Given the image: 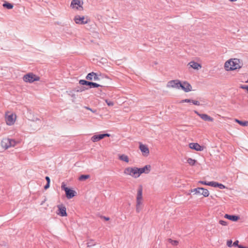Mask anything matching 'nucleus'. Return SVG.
Masks as SVG:
<instances>
[{
  "label": "nucleus",
  "instance_id": "obj_1",
  "mask_svg": "<svg viewBox=\"0 0 248 248\" xmlns=\"http://www.w3.org/2000/svg\"><path fill=\"white\" fill-rule=\"evenodd\" d=\"M243 66L241 61L237 58H231L226 61L224 68L226 71H233L241 69Z\"/></svg>",
  "mask_w": 248,
  "mask_h": 248
},
{
  "label": "nucleus",
  "instance_id": "obj_2",
  "mask_svg": "<svg viewBox=\"0 0 248 248\" xmlns=\"http://www.w3.org/2000/svg\"><path fill=\"white\" fill-rule=\"evenodd\" d=\"M142 190V186L140 185L138 187L136 197V212L138 213L141 211L143 206Z\"/></svg>",
  "mask_w": 248,
  "mask_h": 248
},
{
  "label": "nucleus",
  "instance_id": "obj_3",
  "mask_svg": "<svg viewBox=\"0 0 248 248\" xmlns=\"http://www.w3.org/2000/svg\"><path fill=\"white\" fill-rule=\"evenodd\" d=\"M123 173L125 176L136 179L139 178L138 167H127L124 169Z\"/></svg>",
  "mask_w": 248,
  "mask_h": 248
},
{
  "label": "nucleus",
  "instance_id": "obj_4",
  "mask_svg": "<svg viewBox=\"0 0 248 248\" xmlns=\"http://www.w3.org/2000/svg\"><path fill=\"white\" fill-rule=\"evenodd\" d=\"M16 115L11 112H7L5 114V122L8 125H13L16 120Z\"/></svg>",
  "mask_w": 248,
  "mask_h": 248
},
{
  "label": "nucleus",
  "instance_id": "obj_5",
  "mask_svg": "<svg viewBox=\"0 0 248 248\" xmlns=\"http://www.w3.org/2000/svg\"><path fill=\"white\" fill-rule=\"evenodd\" d=\"M23 80L25 82L32 83L34 81H39L40 78L32 73H29L23 77Z\"/></svg>",
  "mask_w": 248,
  "mask_h": 248
},
{
  "label": "nucleus",
  "instance_id": "obj_6",
  "mask_svg": "<svg viewBox=\"0 0 248 248\" xmlns=\"http://www.w3.org/2000/svg\"><path fill=\"white\" fill-rule=\"evenodd\" d=\"M15 140L8 138H4L1 141V146L4 149H7L11 147H14L16 145Z\"/></svg>",
  "mask_w": 248,
  "mask_h": 248
},
{
  "label": "nucleus",
  "instance_id": "obj_7",
  "mask_svg": "<svg viewBox=\"0 0 248 248\" xmlns=\"http://www.w3.org/2000/svg\"><path fill=\"white\" fill-rule=\"evenodd\" d=\"M62 188L64 190L66 196L69 199L73 198L77 194L75 190L68 188L64 183L62 184Z\"/></svg>",
  "mask_w": 248,
  "mask_h": 248
},
{
  "label": "nucleus",
  "instance_id": "obj_8",
  "mask_svg": "<svg viewBox=\"0 0 248 248\" xmlns=\"http://www.w3.org/2000/svg\"><path fill=\"white\" fill-rule=\"evenodd\" d=\"M139 149L141 152L142 156L147 157L150 154V150L148 146L141 142L139 143Z\"/></svg>",
  "mask_w": 248,
  "mask_h": 248
},
{
  "label": "nucleus",
  "instance_id": "obj_9",
  "mask_svg": "<svg viewBox=\"0 0 248 248\" xmlns=\"http://www.w3.org/2000/svg\"><path fill=\"white\" fill-rule=\"evenodd\" d=\"M152 167L150 165H146L142 168H138V177L143 173L148 174L150 172Z\"/></svg>",
  "mask_w": 248,
  "mask_h": 248
},
{
  "label": "nucleus",
  "instance_id": "obj_10",
  "mask_svg": "<svg viewBox=\"0 0 248 248\" xmlns=\"http://www.w3.org/2000/svg\"><path fill=\"white\" fill-rule=\"evenodd\" d=\"M83 2L81 0H72L71 3V7L75 10H82Z\"/></svg>",
  "mask_w": 248,
  "mask_h": 248
},
{
  "label": "nucleus",
  "instance_id": "obj_11",
  "mask_svg": "<svg viewBox=\"0 0 248 248\" xmlns=\"http://www.w3.org/2000/svg\"><path fill=\"white\" fill-rule=\"evenodd\" d=\"M74 20L75 23L78 24H85L89 21V20L87 17L79 15L76 16Z\"/></svg>",
  "mask_w": 248,
  "mask_h": 248
},
{
  "label": "nucleus",
  "instance_id": "obj_12",
  "mask_svg": "<svg viewBox=\"0 0 248 248\" xmlns=\"http://www.w3.org/2000/svg\"><path fill=\"white\" fill-rule=\"evenodd\" d=\"M181 86V82L178 80H172L168 82L167 86L170 88L179 89Z\"/></svg>",
  "mask_w": 248,
  "mask_h": 248
},
{
  "label": "nucleus",
  "instance_id": "obj_13",
  "mask_svg": "<svg viewBox=\"0 0 248 248\" xmlns=\"http://www.w3.org/2000/svg\"><path fill=\"white\" fill-rule=\"evenodd\" d=\"M195 113L198 115L202 120L206 122H213L214 119L211 116L205 113H200L197 111H195Z\"/></svg>",
  "mask_w": 248,
  "mask_h": 248
},
{
  "label": "nucleus",
  "instance_id": "obj_14",
  "mask_svg": "<svg viewBox=\"0 0 248 248\" xmlns=\"http://www.w3.org/2000/svg\"><path fill=\"white\" fill-rule=\"evenodd\" d=\"M57 207L58 211L57 213L58 215L62 217H66L67 216L66 207L63 205H59Z\"/></svg>",
  "mask_w": 248,
  "mask_h": 248
},
{
  "label": "nucleus",
  "instance_id": "obj_15",
  "mask_svg": "<svg viewBox=\"0 0 248 248\" xmlns=\"http://www.w3.org/2000/svg\"><path fill=\"white\" fill-rule=\"evenodd\" d=\"M109 136H110V135L109 134L95 135L93 136L91 138V140L93 142H97V141L103 139L105 137H108Z\"/></svg>",
  "mask_w": 248,
  "mask_h": 248
},
{
  "label": "nucleus",
  "instance_id": "obj_16",
  "mask_svg": "<svg viewBox=\"0 0 248 248\" xmlns=\"http://www.w3.org/2000/svg\"><path fill=\"white\" fill-rule=\"evenodd\" d=\"M189 147L197 151H202L203 150V147L201 146L198 143L192 142L189 144Z\"/></svg>",
  "mask_w": 248,
  "mask_h": 248
},
{
  "label": "nucleus",
  "instance_id": "obj_17",
  "mask_svg": "<svg viewBox=\"0 0 248 248\" xmlns=\"http://www.w3.org/2000/svg\"><path fill=\"white\" fill-rule=\"evenodd\" d=\"M187 66L194 70H199L202 68V65L195 61H190L188 62Z\"/></svg>",
  "mask_w": 248,
  "mask_h": 248
},
{
  "label": "nucleus",
  "instance_id": "obj_18",
  "mask_svg": "<svg viewBox=\"0 0 248 248\" xmlns=\"http://www.w3.org/2000/svg\"><path fill=\"white\" fill-rule=\"evenodd\" d=\"M180 88L185 92H188L192 90L191 85L187 82L185 81L181 83Z\"/></svg>",
  "mask_w": 248,
  "mask_h": 248
},
{
  "label": "nucleus",
  "instance_id": "obj_19",
  "mask_svg": "<svg viewBox=\"0 0 248 248\" xmlns=\"http://www.w3.org/2000/svg\"><path fill=\"white\" fill-rule=\"evenodd\" d=\"M118 159L127 164L129 163L130 160L128 155L125 154H119L118 155Z\"/></svg>",
  "mask_w": 248,
  "mask_h": 248
},
{
  "label": "nucleus",
  "instance_id": "obj_20",
  "mask_svg": "<svg viewBox=\"0 0 248 248\" xmlns=\"http://www.w3.org/2000/svg\"><path fill=\"white\" fill-rule=\"evenodd\" d=\"M86 78L88 80H98L99 79V78L96 73L94 72H92L88 74L86 77Z\"/></svg>",
  "mask_w": 248,
  "mask_h": 248
},
{
  "label": "nucleus",
  "instance_id": "obj_21",
  "mask_svg": "<svg viewBox=\"0 0 248 248\" xmlns=\"http://www.w3.org/2000/svg\"><path fill=\"white\" fill-rule=\"evenodd\" d=\"M224 217L226 218H227V219H228L229 220H232V221H236L239 218L238 216H234V215H228V214H225V216H224Z\"/></svg>",
  "mask_w": 248,
  "mask_h": 248
},
{
  "label": "nucleus",
  "instance_id": "obj_22",
  "mask_svg": "<svg viewBox=\"0 0 248 248\" xmlns=\"http://www.w3.org/2000/svg\"><path fill=\"white\" fill-rule=\"evenodd\" d=\"M211 186L217 187H218L220 189H224L225 188V186L222 184L218 183L217 182L212 181V184H211Z\"/></svg>",
  "mask_w": 248,
  "mask_h": 248
},
{
  "label": "nucleus",
  "instance_id": "obj_23",
  "mask_svg": "<svg viewBox=\"0 0 248 248\" xmlns=\"http://www.w3.org/2000/svg\"><path fill=\"white\" fill-rule=\"evenodd\" d=\"M191 193H194L195 195L201 194L202 187H197L190 190Z\"/></svg>",
  "mask_w": 248,
  "mask_h": 248
},
{
  "label": "nucleus",
  "instance_id": "obj_24",
  "mask_svg": "<svg viewBox=\"0 0 248 248\" xmlns=\"http://www.w3.org/2000/svg\"><path fill=\"white\" fill-rule=\"evenodd\" d=\"M186 162L190 166H194L196 162H197V160L194 159H193L192 158H187L186 159Z\"/></svg>",
  "mask_w": 248,
  "mask_h": 248
},
{
  "label": "nucleus",
  "instance_id": "obj_25",
  "mask_svg": "<svg viewBox=\"0 0 248 248\" xmlns=\"http://www.w3.org/2000/svg\"><path fill=\"white\" fill-rule=\"evenodd\" d=\"M235 122L239 124L240 125L243 126H248V121H241L238 119H235L234 120Z\"/></svg>",
  "mask_w": 248,
  "mask_h": 248
},
{
  "label": "nucleus",
  "instance_id": "obj_26",
  "mask_svg": "<svg viewBox=\"0 0 248 248\" xmlns=\"http://www.w3.org/2000/svg\"><path fill=\"white\" fill-rule=\"evenodd\" d=\"M201 195H203L204 197H207L209 195V191L207 189L202 187Z\"/></svg>",
  "mask_w": 248,
  "mask_h": 248
},
{
  "label": "nucleus",
  "instance_id": "obj_27",
  "mask_svg": "<svg viewBox=\"0 0 248 248\" xmlns=\"http://www.w3.org/2000/svg\"><path fill=\"white\" fill-rule=\"evenodd\" d=\"M168 242L171 245L173 246H176L178 245L179 242L177 240H172L171 239H169L168 240Z\"/></svg>",
  "mask_w": 248,
  "mask_h": 248
},
{
  "label": "nucleus",
  "instance_id": "obj_28",
  "mask_svg": "<svg viewBox=\"0 0 248 248\" xmlns=\"http://www.w3.org/2000/svg\"><path fill=\"white\" fill-rule=\"evenodd\" d=\"M2 6L8 9H11L13 8V5L12 4L8 2L3 3Z\"/></svg>",
  "mask_w": 248,
  "mask_h": 248
},
{
  "label": "nucleus",
  "instance_id": "obj_29",
  "mask_svg": "<svg viewBox=\"0 0 248 248\" xmlns=\"http://www.w3.org/2000/svg\"><path fill=\"white\" fill-rule=\"evenodd\" d=\"M90 177L89 175H82L79 177V180L84 181Z\"/></svg>",
  "mask_w": 248,
  "mask_h": 248
},
{
  "label": "nucleus",
  "instance_id": "obj_30",
  "mask_svg": "<svg viewBox=\"0 0 248 248\" xmlns=\"http://www.w3.org/2000/svg\"><path fill=\"white\" fill-rule=\"evenodd\" d=\"M198 183L201 184L202 185L209 186H211V184H212V182H207L206 181H199Z\"/></svg>",
  "mask_w": 248,
  "mask_h": 248
},
{
  "label": "nucleus",
  "instance_id": "obj_31",
  "mask_svg": "<svg viewBox=\"0 0 248 248\" xmlns=\"http://www.w3.org/2000/svg\"><path fill=\"white\" fill-rule=\"evenodd\" d=\"M79 83L82 85H89L90 82L85 80H80Z\"/></svg>",
  "mask_w": 248,
  "mask_h": 248
},
{
  "label": "nucleus",
  "instance_id": "obj_32",
  "mask_svg": "<svg viewBox=\"0 0 248 248\" xmlns=\"http://www.w3.org/2000/svg\"><path fill=\"white\" fill-rule=\"evenodd\" d=\"M89 85L92 86L93 87H95V88L101 86L100 85H99L97 83H94V82H90Z\"/></svg>",
  "mask_w": 248,
  "mask_h": 248
},
{
  "label": "nucleus",
  "instance_id": "obj_33",
  "mask_svg": "<svg viewBox=\"0 0 248 248\" xmlns=\"http://www.w3.org/2000/svg\"><path fill=\"white\" fill-rule=\"evenodd\" d=\"M219 223L223 226H226L228 225V222L225 220H220L219 221Z\"/></svg>",
  "mask_w": 248,
  "mask_h": 248
},
{
  "label": "nucleus",
  "instance_id": "obj_34",
  "mask_svg": "<svg viewBox=\"0 0 248 248\" xmlns=\"http://www.w3.org/2000/svg\"><path fill=\"white\" fill-rule=\"evenodd\" d=\"M232 244V241L231 240H228L226 242V245L229 248H231L233 246Z\"/></svg>",
  "mask_w": 248,
  "mask_h": 248
},
{
  "label": "nucleus",
  "instance_id": "obj_35",
  "mask_svg": "<svg viewBox=\"0 0 248 248\" xmlns=\"http://www.w3.org/2000/svg\"><path fill=\"white\" fill-rule=\"evenodd\" d=\"M105 102L107 104V105L109 106H113L114 105L113 102L111 101H108V100H106Z\"/></svg>",
  "mask_w": 248,
  "mask_h": 248
},
{
  "label": "nucleus",
  "instance_id": "obj_36",
  "mask_svg": "<svg viewBox=\"0 0 248 248\" xmlns=\"http://www.w3.org/2000/svg\"><path fill=\"white\" fill-rule=\"evenodd\" d=\"M191 102L195 105H197V106L200 105V102L198 101L192 100Z\"/></svg>",
  "mask_w": 248,
  "mask_h": 248
},
{
  "label": "nucleus",
  "instance_id": "obj_37",
  "mask_svg": "<svg viewBox=\"0 0 248 248\" xmlns=\"http://www.w3.org/2000/svg\"><path fill=\"white\" fill-rule=\"evenodd\" d=\"M239 244V241L238 240H236L235 242H234V243H233L232 245L234 247H238V246H240V245L238 244Z\"/></svg>",
  "mask_w": 248,
  "mask_h": 248
},
{
  "label": "nucleus",
  "instance_id": "obj_38",
  "mask_svg": "<svg viewBox=\"0 0 248 248\" xmlns=\"http://www.w3.org/2000/svg\"><path fill=\"white\" fill-rule=\"evenodd\" d=\"M240 88L243 89H245L248 91V85H241Z\"/></svg>",
  "mask_w": 248,
  "mask_h": 248
},
{
  "label": "nucleus",
  "instance_id": "obj_39",
  "mask_svg": "<svg viewBox=\"0 0 248 248\" xmlns=\"http://www.w3.org/2000/svg\"><path fill=\"white\" fill-rule=\"evenodd\" d=\"M191 101H192V100L186 99L182 100L181 102L182 103H184V102L189 103V102H191Z\"/></svg>",
  "mask_w": 248,
  "mask_h": 248
},
{
  "label": "nucleus",
  "instance_id": "obj_40",
  "mask_svg": "<svg viewBox=\"0 0 248 248\" xmlns=\"http://www.w3.org/2000/svg\"><path fill=\"white\" fill-rule=\"evenodd\" d=\"M85 108L87 109H88L90 111H91L93 113H95L96 112V110H93L92 109H91V108H89V107H85Z\"/></svg>",
  "mask_w": 248,
  "mask_h": 248
},
{
  "label": "nucleus",
  "instance_id": "obj_41",
  "mask_svg": "<svg viewBox=\"0 0 248 248\" xmlns=\"http://www.w3.org/2000/svg\"><path fill=\"white\" fill-rule=\"evenodd\" d=\"M46 180L47 181V183H50V178H49V177L48 176H46Z\"/></svg>",
  "mask_w": 248,
  "mask_h": 248
},
{
  "label": "nucleus",
  "instance_id": "obj_42",
  "mask_svg": "<svg viewBox=\"0 0 248 248\" xmlns=\"http://www.w3.org/2000/svg\"><path fill=\"white\" fill-rule=\"evenodd\" d=\"M49 184L50 183H47L46 185L45 186V188L46 189H47L49 187Z\"/></svg>",
  "mask_w": 248,
  "mask_h": 248
},
{
  "label": "nucleus",
  "instance_id": "obj_43",
  "mask_svg": "<svg viewBox=\"0 0 248 248\" xmlns=\"http://www.w3.org/2000/svg\"><path fill=\"white\" fill-rule=\"evenodd\" d=\"M238 248H248V247H244V246H243L242 245H240V246H238Z\"/></svg>",
  "mask_w": 248,
  "mask_h": 248
},
{
  "label": "nucleus",
  "instance_id": "obj_44",
  "mask_svg": "<svg viewBox=\"0 0 248 248\" xmlns=\"http://www.w3.org/2000/svg\"><path fill=\"white\" fill-rule=\"evenodd\" d=\"M229 0L231 2H234V1H236L237 0Z\"/></svg>",
  "mask_w": 248,
  "mask_h": 248
},
{
  "label": "nucleus",
  "instance_id": "obj_45",
  "mask_svg": "<svg viewBox=\"0 0 248 248\" xmlns=\"http://www.w3.org/2000/svg\"><path fill=\"white\" fill-rule=\"evenodd\" d=\"M106 219L107 220H108L109 219V218H106Z\"/></svg>",
  "mask_w": 248,
  "mask_h": 248
},
{
  "label": "nucleus",
  "instance_id": "obj_46",
  "mask_svg": "<svg viewBox=\"0 0 248 248\" xmlns=\"http://www.w3.org/2000/svg\"><path fill=\"white\" fill-rule=\"evenodd\" d=\"M246 83H248V79L246 81Z\"/></svg>",
  "mask_w": 248,
  "mask_h": 248
}]
</instances>
